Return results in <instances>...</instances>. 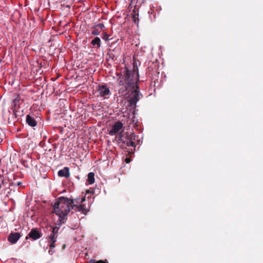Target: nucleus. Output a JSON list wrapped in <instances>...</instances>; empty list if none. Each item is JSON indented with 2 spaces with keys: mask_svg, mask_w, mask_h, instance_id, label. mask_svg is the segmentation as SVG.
Returning <instances> with one entry per match:
<instances>
[{
  "mask_svg": "<svg viewBox=\"0 0 263 263\" xmlns=\"http://www.w3.org/2000/svg\"><path fill=\"white\" fill-rule=\"evenodd\" d=\"M102 39L105 41H108L109 39V35L106 32H104L102 35Z\"/></svg>",
  "mask_w": 263,
  "mask_h": 263,
  "instance_id": "22",
  "label": "nucleus"
},
{
  "mask_svg": "<svg viewBox=\"0 0 263 263\" xmlns=\"http://www.w3.org/2000/svg\"><path fill=\"white\" fill-rule=\"evenodd\" d=\"M26 121L27 123L31 127H34L37 125V122L35 119L29 115H27Z\"/></svg>",
  "mask_w": 263,
  "mask_h": 263,
  "instance_id": "10",
  "label": "nucleus"
},
{
  "mask_svg": "<svg viewBox=\"0 0 263 263\" xmlns=\"http://www.w3.org/2000/svg\"><path fill=\"white\" fill-rule=\"evenodd\" d=\"M21 237L19 233H11L8 236V240L12 243H15Z\"/></svg>",
  "mask_w": 263,
  "mask_h": 263,
  "instance_id": "8",
  "label": "nucleus"
},
{
  "mask_svg": "<svg viewBox=\"0 0 263 263\" xmlns=\"http://www.w3.org/2000/svg\"><path fill=\"white\" fill-rule=\"evenodd\" d=\"M13 112H14V116H15V118H16V112L15 111H13Z\"/></svg>",
  "mask_w": 263,
  "mask_h": 263,
  "instance_id": "28",
  "label": "nucleus"
},
{
  "mask_svg": "<svg viewBox=\"0 0 263 263\" xmlns=\"http://www.w3.org/2000/svg\"><path fill=\"white\" fill-rule=\"evenodd\" d=\"M101 32V30H100L98 28H97L96 27H93V30L91 31V34L94 35H98L100 34Z\"/></svg>",
  "mask_w": 263,
  "mask_h": 263,
  "instance_id": "17",
  "label": "nucleus"
},
{
  "mask_svg": "<svg viewBox=\"0 0 263 263\" xmlns=\"http://www.w3.org/2000/svg\"><path fill=\"white\" fill-rule=\"evenodd\" d=\"M22 184V183L21 182H18L16 184V185L17 186H20L21 185V184Z\"/></svg>",
  "mask_w": 263,
  "mask_h": 263,
  "instance_id": "25",
  "label": "nucleus"
},
{
  "mask_svg": "<svg viewBox=\"0 0 263 263\" xmlns=\"http://www.w3.org/2000/svg\"><path fill=\"white\" fill-rule=\"evenodd\" d=\"M131 91L132 92V97L131 98L138 102L140 99V89L138 86V83H136V86H135V89Z\"/></svg>",
  "mask_w": 263,
  "mask_h": 263,
  "instance_id": "9",
  "label": "nucleus"
},
{
  "mask_svg": "<svg viewBox=\"0 0 263 263\" xmlns=\"http://www.w3.org/2000/svg\"><path fill=\"white\" fill-rule=\"evenodd\" d=\"M101 41L99 37H96L94 39H93L91 42V45L94 47L97 48H99L101 47Z\"/></svg>",
  "mask_w": 263,
  "mask_h": 263,
  "instance_id": "13",
  "label": "nucleus"
},
{
  "mask_svg": "<svg viewBox=\"0 0 263 263\" xmlns=\"http://www.w3.org/2000/svg\"><path fill=\"white\" fill-rule=\"evenodd\" d=\"M57 236H53L50 234L49 235L48 239L50 249H53L55 247V242L57 241Z\"/></svg>",
  "mask_w": 263,
  "mask_h": 263,
  "instance_id": "12",
  "label": "nucleus"
},
{
  "mask_svg": "<svg viewBox=\"0 0 263 263\" xmlns=\"http://www.w3.org/2000/svg\"><path fill=\"white\" fill-rule=\"evenodd\" d=\"M136 140V135L134 134H128L127 133L121 135L119 140L127 146L135 147L134 141Z\"/></svg>",
  "mask_w": 263,
  "mask_h": 263,
  "instance_id": "3",
  "label": "nucleus"
},
{
  "mask_svg": "<svg viewBox=\"0 0 263 263\" xmlns=\"http://www.w3.org/2000/svg\"><path fill=\"white\" fill-rule=\"evenodd\" d=\"M87 181L89 184H92L95 182V174L93 172L88 173Z\"/></svg>",
  "mask_w": 263,
  "mask_h": 263,
  "instance_id": "15",
  "label": "nucleus"
},
{
  "mask_svg": "<svg viewBox=\"0 0 263 263\" xmlns=\"http://www.w3.org/2000/svg\"><path fill=\"white\" fill-rule=\"evenodd\" d=\"M119 77L118 91L122 95H125L127 91H130L135 89L136 83L139 81V73L137 66L135 63L133 64V68L129 70L125 67L122 69L121 73H118Z\"/></svg>",
  "mask_w": 263,
  "mask_h": 263,
  "instance_id": "1",
  "label": "nucleus"
},
{
  "mask_svg": "<svg viewBox=\"0 0 263 263\" xmlns=\"http://www.w3.org/2000/svg\"><path fill=\"white\" fill-rule=\"evenodd\" d=\"M95 27H96L97 28H98L100 30H104V29L105 28L104 25L102 23L98 24Z\"/></svg>",
  "mask_w": 263,
  "mask_h": 263,
  "instance_id": "21",
  "label": "nucleus"
},
{
  "mask_svg": "<svg viewBox=\"0 0 263 263\" xmlns=\"http://www.w3.org/2000/svg\"><path fill=\"white\" fill-rule=\"evenodd\" d=\"M54 251L52 250V249H50L49 251H48V253L50 255H52L53 253H54Z\"/></svg>",
  "mask_w": 263,
  "mask_h": 263,
  "instance_id": "23",
  "label": "nucleus"
},
{
  "mask_svg": "<svg viewBox=\"0 0 263 263\" xmlns=\"http://www.w3.org/2000/svg\"><path fill=\"white\" fill-rule=\"evenodd\" d=\"M123 124L121 122H116L112 126L111 129L109 132V134L111 136L115 135L123 127Z\"/></svg>",
  "mask_w": 263,
  "mask_h": 263,
  "instance_id": "7",
  "label": "nucleus"
},
{
  "mask_svg": "<svg viewBox=\"0 0 263 263\" xmlns=\"http://www.w3.org/2000/svg\"><path fill=\"white\" fill-rule=\"evenodd\" d=\"M58 223H59L57 222V224L59 226V227H50V230H51V232L50 235L58 236V231H59L60 227L61 226H59L58 224Z\"/></svg>",
  "mask_w": 263,
  "mask_h": 263,
  "instance_id": "16",
  "label": "nucleus"
},
{
  "mask_svg": "<svg viewBox=\"0 0 263 263\" xmlns=\"http://www.w3.org/2000/svg\"><path fill=\"white\" fill-rule=\"evenodd\" d=\"M74 206L77 209L78 211L82 212L84 214H86L88 211L84 204H81L78 206L74 204Z\"/></svg>",
  "mask_w": 263,
  "mask_h": 263,
  "instance_id": "14",
  "label": "nucleus"
},
{
  "mask_svg": "<svg viewBox=\"0 0 263 263\" xmlns=\"http://www.w3.org/2000/svg\"><path fill=\"white\" fill-rule=\"evenodd\" d=\"M128 102L129 104V105L130 106H134V107H135L136 105V104L137 103V101H136V100L133 99L132 98H130L128 100Z\"/></svg>",
  "mask_w": 263,
  "mask_h": 263,
  "instance_id": "18",
  "label": "nucleus"
},
{
  "mask_svg": "<svg viewBox=\"0 0 263 263\" xmlns=\"http://www.w3.org/2000/svg\"><path fill=\"white\" fill-rule=\"evenodd\" d=\"M88 263H108V261L105 260H99L96 261L95 260H91Z\"/></svg>",
  "mask_w": 263,
  "mask_h": 263,
  "instance_id": "19",
  "label": "nucleus"
},
{
  "mask_svg": "<svg viewBox=\"0 0 263 263\" xmlns=\"http://www.w3.org/2000/svg\"><path fill=\"white\" fill-rule=\"evenodd\" d=\"M135 117L132 118L131 121H132L133 123H134L135 122Z\"/></svg>",
  "mask_w": 263,
  "mask_h": 263,
  "instance_id": "26",
  "label": "nucleus"
},
{
  "mask_svg": "<svg viewBox=\"0 0 263 263\" xmlns=\"http://www.w3.org/2000/svg\"><path fill=\"white\" fill-rule=\"evenodd\" d=\"M138 14H133L132 16V19H133V22L135 23H136L137 24H138V22H139V18H138Z\"/></svg>",
  "mask_w": 263,
  "mask_h": 263,
  "instance_id": "20",
  "label": "nucleus"
},
{
  "mask_svg": "<svg viewBox=\"0 0 263 263\" xmlns=\"http://www.w3.org/2000/svg\"><path fill=\"white\" fill-rule=\"evenodd\" d=\"M42 235L43 234L41 231L39 230L36 228H34L31 230L28 236L26 237V239H27L28 237H29L33 240H37L42 237Z\"/></svg>",
  "mask_w": 263,
  "mask_h": 263,
  "instance_id": "5",
  "label": "nucleus"
},
{
  "mask_svg": "<svg viewBox=\"0 0 263 263\" xmlns=\"http://www.w3.org/2000/svg\"><path fill=\"white\" fill-rule=\"evenodd\" d=\"M85 200V198H83L82 199H81V202H83V201H84Z\"/></svg>",
  "mask_w": 263,
  "mask_h": 263,
  "instance_id": "27",
  "label": "nucleus"
},
{
  "mask_svg": "<svg viewBox=\"0 0 263 263\" xmlns=\"http://www.w3.org/2000/svg\"><path fill=\"white\" fill-rule=\"evenodd\" d=\"M8 182L9 180L8 179H5L3 175H0V189L2 187H4L5 191H7V196L8 197L10 196L11 192L12 190V189H10V187L13 186L14 184L13 182Z\"/></svg>",
  "mask_w": 263,
  "mask_h": 263,
  "instance_id": "4",
  "label": "nucleus"
},
{
  "mask_svg": "<svg viewBox=\"0 0 263 263\" xmlns=\"http://www.w3.org/2000/svg\"><path fill=\"white\" fill-rule=\"evenodd\" d=\"M58 175L60 177L68 178L70 176L69 168L68 167H65L63 169L58 172Z\"/></svg>",
  "mask_w": 263,
  "mask_h": 263,
  "instance_id": "11",
  "label": "nucleus"
},
{
  "mask_svg": "<svg viewBox=\"0 0 263 263\" xmlns=\"http://www.w3.org/2000/svg\"><path fill=\"white\" fill-rule=\"evenodd\" d=\"M74 200L65 197H61L55 200L52 212L59 216L58 222L59 226L66 222L68 214L74 208Z\"/></svg>",
  "mask_w": 263,
  "mask_h": 263,
  "instance_id": "2",
  "label": "nucleus"
},
{
  "mask_svg": "<svg viewBox=\"0 0 263 263\" xmlns=\"http://www.w3.org/2000/svg\"><path fill=\"white\" fill-rule=\"evenodd\" d=\"M125 161L126 163H129L130 162V159L129 158H126L125 159Z\"/></svg>",
  "mask_w": 263,
  "mask_h": 263,
  "instance_id": "24",
  "label": "nucleus"
},
{
  "mask_svg": "<svg viewBox=\"0 0 263 263\" xmlns=\"http://www.w3.org/2000/svg\"><path fill=\"white\" fill-rule=\"evenodd\" d=\"M97 90L101 97H105L110 93V90L106 85H99Z\"/></svg>",
  "mask_w": 263,
  "mask_h": 263,
  "instance_id": "6",
  "label": "nucleus"
}]
</instances>
